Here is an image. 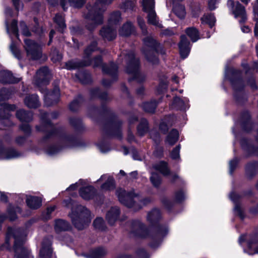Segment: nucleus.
<instances>
[{
  "instance_id": "obj_35",
  "label": "nucleus",
  "mask_w": 258,
  "mask_h": 258,
  "mask_svg": "<svg viewBox=\"0 0 258 258\" xmlns=\"http://www.w3.org/2000/svg\"><path fill=\"white\" fill-rule=\"evenodd\" d=\"M254 19L256 21L254 29V34L256 36H258V0H256V3L253 7Z\"/></svg>"
},
{
  "instance_id": "obj_50",
  "label": "nucleus",
  "mask_w": 258,
  "mask_h": 258,
  "mask_svg": "<svg viewBox=\"0 0 258 258\" xmlns=\"http://www.w3.org/2000/svg\"><path fill=\"white\" fill-rule=\"evenodd\" d=\"M145 55H146L147 58L149 61L152 62L153 63H156L158 62V59L155 55H153L152 54L151 56H149L148 53L145 52Z\"/></svg>"
},
{
  "instance_id": "obj_2",
  "label": "nucleus",
  "mask_w": 258,
  "mask_h": 258,
  "mask_svg": "<svg viewBox=\"0 0 258 258\" xmlns=\"http://www.w3.org/2000/svg\"><path fill=\"white\" fill-rule=\"evenodd\" d=\"M113 0H98L93 7H88V12L85 16L87 20V27L92 30L103 22L102 13L105 10L104 6L110 4Z\"/></svg>"
},
{
  "instance_id": "obj_63",
  "label": "nucleus",
  "mask_w": 258,
  "mask_h": 258,
  "mask_svg": "<svg viewBox=\"0 0 258 258\" xmlns=\"http://www.w3.org/2000/svg\"><path fill=\"white\" fill-rule=\"evenodd\" d=\"M21 129L26 133H29L30 131V126L27 124H23L21 126Z\"/></svg>"
},
{
  "instance_id": "obj_61",
  "label": "nucleus",
  "mask_w": 258,
  "mask_h": 258,
  "mask_svg": "<svg viewBox=\"0 0 258 258\" xmlns=\"http://www.w3.org/2000/svg\"><path fill=\"white\" fill-rule=\"evenodd\" d=\"M16 9L19 10L21 8V4L19 0H12Z\"/></svg>"
},
{
  "instance_id": "obj_19",
  "label": "nucleus",
  "mask_w": 258,
  "mask_h": 258,
  "mask_svg": "<svg viewBox=\"0 0 258 258\" xmlns=\"http://www.w3.org/2000/svg\"><path fill=\"white\" fill-rule=\"evenodd\" d=\"M24 103L29 108H36L39 105L38 96L36 95H32L27 96Z\"/></svg>"
},
{
  "instance_id": "obj_14",
  "label": "nucleus",
  "mask_w": 258,
  "mask_h": 258,
  "mask_svg": "<svg viewBox=\"0 0 258 258\" xmlns=\"http://www.w3.org/2000/svg\"><path fill=\"white\" fill-rule=\"evenodd\" d=\"M60 96L58 88H55L52 92H48L44 96L46 105L49 106L56 103L58 101Z\"/></svg>"
},
{
  "instance_id": "obj_32",
  "label": "nucleus",
  "mask_w": 258,
  "mask_h": 258,
  "mask_svg": "<svg viewBox=\"0 0 258 258\" xmlns=\"http://www.w3.org/2000/svg\"><path fill=\"white\" fill-rule=\"evenodd\" d=\"M107 254V251L103 248H99L91 251L92 258H102Z\"/></svg>"
},
{
  "instance_id": "obj_42",
  "label": "nucleus",
  "mask_w": 258,
  "mask_h": 258,
  "mask_svg": "<svg viewBox=\"0 0 258 258\" xmlns=\"http://www.w3.org/2000/svg\"><path fill=\"white\" fill-rule=\"evenodd\" d=\"M120 20V14L119 12H115L112 14L109 18L110 24H115L118 22Z\"/></svg>"
},
{
  "instance_id": "obj_13",
  "label": "nucleus",
  "mask_w": 258,
  "mask_h": 258,
  "mask_svg": "<svg viewBox=\"0 0 258 258\" xmlns=\"http://www.w3.org/2000/svg\"><path fill=\"white\" fill-rule=\"evenodd\" d=\"M51 240L49 238L44 239L42 248L40 250L39 256L40 258H51L52 250L50 248Z\"/></svg>"
},
{
  "instance_id": "obj_58",
  "label": "nucleus",
  "mask_w": 258,
  "mask_h": 258,
  "mask_svg": "<svg viewBox=\"0 0 258 258\" xmlns=\"http://www.w3.org/2000/svg\"><path fill=\"white\" fill-rule=\"evenodd\" d=\"M230 199L233 201L234 202H236L237 200L239 198V196L238 195H237L236 194L234 193V192H231L230 194Z\"/></svg>"
},
{
  "instance_id": "obj_60",
  "label": "nucleus",
  "mask_w": 258,
  "mask_h": 258,
  "mask_svg": "<svg viewBox=\"0 0 258 258\" xmlns=\"http://www.w3.org/2000/svg\"><path fill=\"white\" fill-rule=\"evenodd\" d=\"M94 67H98L99 66L102 62L101 58L100 57H98L95 58L94 59Z\"/></svg>"
},
{
  "instance_id": "obj_57",
  "label": "nucleus",
  "mask_w": 258,
  "mask_h": 258,
  "mask_svg": "<svg viewBox=\"0 0 258 258\" xmlns=\"http://www.w3.org/2000/svg\"><path fill=\"white\" fill-rule=\"evenodd\" d=\"M82 180H80L78 182H76L75 184H72L69 187H68L67 188V190H74V189H76L80 185V184L82 183Z\"/></svg>"
},
{
  "instance_id": "obj_29",
  "label": "nucleus",
  "mask_w": 258,
  "mask_h": 258,
  "mask_svg": "<svg viewBox=\"0 0 258 258\" xmlns=\"http://www.w3.org/2000/svg\"><path fill=\"white\" fill-rule=\"evenodd\" d=\"M154 168L157 171H159L164 175H167L169 173V170L167 164L165 162H160L154 165Z\"/></svg>"
},
{
  "instance_id": "obj_6",
  "label": "nucleus",
  "mask_w": 258,
  "mask_h": 258,
  "mask_svg": "<svg viewBox=\"0 0 258 258\" xmlns=\"http://www.w3.org/2000/svg\"><path fill=\"white\" fill-rule=\"evenodd\" d=\"M247 241V249L244 251L249 254L258 253V233L252 235L247 237L242 235L239 239V242L240 244L244 241Z\"/></svg>"
},
{
  "instance_id": "obj_39",
  "label": "nucleus",
  "mask_w": 258,
  "mask_h": 258,
  "mask_svg": "<svg viewBox=\"0 0 258 258\" xmlns=\"http://www.w3.org/2000/svg\"><path fill=\"white\" fill-rule=\"evenodd\" d=\"M94 226L99 230H103L104 228V222L102 218H97L94 221Z\"/></svg>"
},
{
  "instance_id": "obj_18",
  "label": "nucleus",
  "mask_w": 258,
  "mask_h": 258,
  "mask_svg": "<svg viewBox=\"0 0 258 258\" xmlns=\"http://www.w3.org/2000/svg\"><path fill=\"white\" fill-rule=\"evenodd\" d=\"M95 190L92 186L82 188L80 190V195L85 200H89L94 196Z\"/></svg>"
},
{
  "instance_id": "obj_16",
  "label": "nucleus",
  "mask_w": 258,
  "mask_h": 258,
  "mask_svg": "<svg viewBox=\"0 0 258 258\" xmlns=\"http://www.w3.org/2000/svg\"><path fill=\"white\" fill-rule=\"evenodd\" d=\"M42 200L40 197L28 196L26 198V203L28 206L33 209H36L41 206Z\"/></svg>"
},
{
  "instance_id": "obj_5",
  "label": "nucleus",
  "mask_w": 258,
  "mask_h": 258,
  "mask_svg": "<svg viewBox=\"0 0 258 258\" xmlns=\"http://www.w3.org/2000/svg\"><path fill=\"white\" fill-rule=\"evenodd\" d=\"M24 42L28 57L34 60L39 59L42 55L41 45L28 39H25Z\"/></svg>"
},
{
  "instance_id": "obj_27",
  "label": "nucleus",
  "mask_w": 258,
  "mask_h": 258,
  "mask_svg": "<svg viewBox=\"0 0 258 258\" xmlns=\"http://www.w3.org/2000/svg\"><path fill=\"white\" fill-rule=\"evenodd\" d=\"M161 218V213L159 210L153 209L147 216V220L151 223L157 222Z\"/></svg>"
},
{
  "instance_id": "obj_52",
  "label": "nucleus",
  "mask_w": 258,
  "mask_h": 258,
  "mask_svg": "<svg viewBox=\"0 0 258 258\" xmlns=\"http://www.w3.org/2000/svg\"><path fill=\"white\" fill-rule=\"evenodd\" d=\"M234 211L236 214L242 216V211L241 209L240 206L238 204H236L234 208Z\"/></svg>"
},
{
  "instance_id": "obj_30",
  "label": "nucleus",
  "mask_w": 258,
  "mask_h": 258,
  "mask_svg": "<svg viewBox=\"0 0 258 258\" xmlns=\"http://www.w3.org/2000/svg\"><path fill=\"white\" fill-rule=\"evenodd\" d=\"M202 23L203 24H207L212 28L216 22L215 17L212 14L205 15L201 18Z\"/></svg>"
},
{
  "instance_id": "obj_55",
  "label": "nucleus",
  "mask_w": 258,
  "mask_h": 258,
  "mask_svg": "<svg viewBox=\"0 0 258 258\" xmlns=\"http://www.w3.org/2000/svg\"><path fill=\"white\" fill-rule=\"evenodd\" d=\"M98 148L102 153H106L110 150L109 148L107 146L104 145H98Z\"/></svg>"
},
{
  "instance_id": "obj_21",
  "label": "nucleus",
  "mask_w": 258,
  "mask_h": 258,
  "mask_svg": "<svg viewBox=\"0 0 258 258\" xmlns=\"http://www.w3.org/2000/svg\"><path fill=\"white\" fill-rule=\"evenodd\" d=\"M70 228V224L64 220H57L55 222L54 229L56 232L66 231Z\"/></svg>"
},
{
  "instance_id": "obj_53",
  "label": "nucleus",
  "mask_w": 258,
  "mask_h": 258,
  "mask_svg": "<svg viewBox=\"0 0 258 258\" xmlns=\"http://www.w3.org/2000/svg\"><path fill=\"white\" fill-rule=\"evenodd\" d=\"M58 151V150L55 147H52L47 150V153L50 155H53L57 153Z\"/></svg>"
},
{
  "instance_id": "obj_43",
  "label": "nucleus",
  "mask_w": 258,
  "mask_h": 258,
  "mask_svg": "<svg viewBox=\"0 0 258 258\" xmlns=\"http://www.w3.org/2000/svg\"><path fill=\"white\" fill-rule=\"evenodd\" d=\"M150 180L152 184L155 186H158L161 183V179L159 176L156 173L152 174Z\"/></svg>"
},
{
  "instance_id": "obj_34",
  "label": "nucleus",
  "mask_w": 258,
  "mask_h": 258,
  "mask_svg": "<svg viewBox=\"0 0 258 258\" xmlns=\"http://www.w3.org/2000/svg\"><path fill=\"white\" fill-rule=\"evenodd\" d=\"M136 6V3L134 1H126L121 6V8L125 12H132Z\"/></svg>"
},
{
  "instance_id": "obj_24",
  "label": "nucleus",
  "mask_w": 258,
  "mask_h": 258,
  "mask_svg": "<svg viewBox=\"0 0 258 258\" xmlns=\"http://www.w3.org/2000/svg\"><path fill=\"white\" fill-rule=\"evenodd\" d=\"M178 138V131L176 130H172L167 136L166 142L170 145H173L177 141Z\"/></svg>"
},
{
  "instance_id": "obj_59",
  "label": "nucleus",
  "mask_w": 258,
  "mask_h": 258,
  "mask_svg": "<svg viewBox=\"0 0 258 258\" xmlns=\"http://www.w3.org/2000/svg\"><path fill=\"white\" fill-rule=\"evenodd\" d=\"M55 206H54L49 207H48V208L47 209L46 213H47V217H46V218H49V215H50V214H51L53 211H54V210H55Z\"/></svg>"
},
{
  "instance_id": "obj_1",
  "label": "nucleus",
  "mask_w": 258,
  "mask_h": 258,
  "mask_svg": "<svg viewBox=\"0 0 258 258\" xmlns=\"http://www.w3.org/2000/svg\"><path fill=\"white\" fill-rule=\"evenodd\" d=\"M65 206H69V204L73 205L71 213L69 216L74 226L79 230L85 228L91 222V216L90 211L85 207L81 205H77L73 203L71 200L64 201Z\"/></svg>"
},
{
  "instance_id": "obj_44",
  "label": "nucleus",
  "mask_w": 258,
  "mask_h": 258,
  "mask_svg": "<svg viewBox=\"0 0 258 258\" xmlns=\"http://www.w3.org/2000/svg\"><path fill=\"white\" fill-rule=\"evenodd\" d=\"M51 59L54 62H56L60 60L62 58V56L58 53L56 49H54L51 53Z\"/></svg>"
},
{
  "instance_id": "obj_38",
  "label": "nucleus",
  "mask_w": 258,
  "mask_h": 258,
  "mask_svg": "<svg viewBox=\"0 0 258 258\" xmlns=\"http://www.w3.org/2000/svg\"><path fill=\"white\" fill-rule=\"evenodd\" d=\"M54 20L61 30L66 28L63 18L61 15L57 14L54 18Z\"/></svg>"
},
{
  "instance_id": "obj_28",
  "label": "nucleus",
  "mask_w": 258,
  "mask_h": 258,
  "mask_svg": "<svg viewBox=\"0 0 258 258\" xmlns=\"http://www.w3.org/2000/svg\"><path fill=\"white\" fill-rule=\"evenodd\" d=\"M6 25L8 33L9 34H12L17 38H18V34L17 22L14 20L12 22L11 25H10L8 20H7L6 21Z\"/></svg>"
},
{
  "instance_id": "obj_31",
  "label": "nucleus",
  "mask_w": 258,
  "mask_h": 258,
  "mask_svg": "<svg viewBox=\"0 0 258 258\" xmlns=\"http://www.w3.org/2000/svg\"><path fill=\"white\" fill-rule=\"evenodd\" d=\"M14 248H15V250L16 251L17 258H26V255L20 254H19V252H23L24 253H26L27 254V253H28V250L26 249L24 247L21 246L20 245H18V242L17 239L15 240Z\"/></svg>"
},
{
  "instance_id": "obj_36",
  "label": "nucleus",
  "mask_w": 258,
  "mask_h": 258,
  "mask_svg": "<svg viewBox=\"0 0 258 258\" xmlns=\"http://www.w3.org/2000/svg\"><path fill=\"white\" fill-rule=\"evenodd\" d=\"M148 123L146 120H144L138 127V133L140 136L144 135L148 131Z\"/></svg>"
},
{
  "instance_id": "obj_12",
  "label": "nucleus",
  "mask_w": 258,
  "mask_h": 258,
  "mask_svg": "<svg viewBox=\"0 0 258 258\" xmlns=\"http://www.w3.org/2000/svg\"><path fill=\"white\" fill-rule=\"evenodd\" d=\"M179 52L183 58H186L189 54L190 47V42L185 36H181V40L178 44Z\"/></svg>"
},
{
  "instance_id": "obj_25",
  "label": "nucleus",
  "mask_w": 258,
  "mask_h": 258,
  "mask_svg": "<svg viewBox=\"0 0 258 258\" xmlns=\"http://www.w3.org/2000/svg\"><path fill=\"white\" fill-rule=\"evenodd\" d=\"M84 2V0H61L60 4L62 8L65 10V6L68 3L74 7L79 8L83 5Z\"/></svg>"
},
{
  "instance_id": "obj_22",
  "label": "nucleus",
  "mask_w": 258,
  "mask_h": 258,
  "mask_svg": "<svg viewBox=\"0 0 258 258\" xmlns=\"http://www.w3.org/2000/svg\"><path fill=\"white\" fill-rule=\"evenodd\" d=\"M17 117L21 121L28 122L32 119V114L31 112H26L24 110H20L17 111Z\"/></svg>"
},
{
  "instance_id": "obj_51",
  "label": "nucleus",
  "mask_w": 258,
  "mask_h": 258,
  "mask_svg": "<svg viewBox=\"0 0 258 258\" xmlns=\"http://www.w3.org/2000/svg\"><path fill=\"white\" fill-rule=\"evenodd\" d=\"M79 106V102L77 100L73 101L70 105V108L72 111H76Z\"/></svg>"
},
{
  "instance_id": "obj_3",
  "label": "nucleus",
  "mask_w": 258,
  "mask_h": 258,
  "mask_svg": "<svg viewBox=\"0 0 258 258\" xmlns=\"http://www.w3.org/2000/svg\"><path fill=\"white\" fill-rule=\"evenodd\" d=\"M131 231L136 236L146 238L150 237L153 241H157L159 244L163 237L167 234L166 228L158 229L157 230L149 231L141 223L139 220H134L130 224Z\"/></svg>"
},
{
  "instance_id": "obj_26",
  "label": "nucleus",
  "mask_w": 258,
  "mask_h": 258,
  "mask_svg": "<svg viewBox=\"0 0 258 258\" xmlns=\"http://www.w3.org/2000/svg\"><path fill=\"white\" fill-rule=\"evenodd\" d=\"M134 31V27L130 22L124 24L119 30V34L126 36L130 35Z\"/></svg>"
},
{
  "instance_id": "obj_7",
  "label": "nucleus",
  "mask_w": 258,
  "mask_h": 258,
  "mask_svg": "<svg viewBox=\"0 0 258 258\" xmlns=\"http://www.w3.org/2000/svg\"><path fill=\"white\" fill-rule=\"evenodd\" d=\"M142 3L144 11L148 13V23L149 24L160 27V25H158L156 15L154 10V1L142 0Z\"/></svg>"
},
{
  "instance_id": "obj_8",
  "label": "nucleus",
  "mask_w": 258,
  "mask_h": 258,
  "mask_svg": "<svg viewBox=\"0 0 258 258\" xmlns=\"http://www.w3.org/2000/svg\"><path fill=\"white\" fill-rule=\"evenodd\" d=\"M116 194L119 201L122 204L128 207L134 206V199L137 197V195L134 191L127 193L124 190L119 189L116 190Z\"/></svg>"
},
{
  "instance_id": "obj_4",
  "label": "nucleus",
  "mask_w": 258,
  "mask_h": 258,
  "mask_svg": "<svg viewBox=\"0 0 258 258\" xmlns=\"http://www.w3.org/2000/svg\"><path fill=\"white\" fill-rule=\"evenodd\" d=\"M130 61L127 67L126 72L128 74H133L134 78L139 82H142L145 79L144 74L139 70V60L135 57L134 54L131 53L128 55Z\"/></svg>"
},
{
  "instance_id": "obj_20",
  "label": "nucleus",
  "mask_w": 258,
  "mask_h": 258,
  "mask_svg": "<svg viewBox=\"0 0 258 258\" xmlns=\"http://www.w3.org/2000/svg\"><path fill=\"white\" fill-rule=\"evenodd\" d=\"M100 34L102 37L107 39L109 40H112L115 37L116 35V33L114 29L110 27L103 28L100 31Z\"/></svg>"
},
{
  "instance_id": "obj_11",
  "label": "nucleus",
  "mask_w": 258,
  "mask_h": 258,
  "mask_svg": "<svg viewBox=\"0 0 258 258\" xmlns=\"http://www.w3.org/2000/svg\"><path fill=\"white\" fill-rule=\"evenodd\" d=\"M96 182L97 183L104 182L101 186V189L103 191L111 190L114 189L115 187L114 181L113 178L107 174L102 175Z\"/></svg>"
},
{
  "instance_id": "obj_15",
  "label": "nucleus",
  "mask_w": 258,
  "mask_h": 258,
  "mask_svg": "<svg viewBox=\"0 0 258 258\" xmlns=\"http://www.w3.org/2000/svg\"><path fill=\"white\" fill-rule=\"evenodd\" d=\"M119 213V210L116 207L111 208L107 212L106 219L110 225H113L117 220Z\"/></svg>"
},
{
  "instance_id": "obj_48",
  "label": "nucleus",
  "mask_w": 258,
  "mask_h": 258,
  "mask_svg": "<svg viewBox=\"0 0 258 258\" xmlns=\"http://www.w3.org/2000/svg\"><path fill=\"white\" fill-rule=\"evenodd\" d=\"M238 161L236 159H234L229 162V172L232 174L235 168H236Z\"/></svg>"
},
{
  "instance_id": "obj_54",
  "label": "nucleus",
  "mask_w": 258,
  "mask_h": 258,
  "mask_svg": "<svg viewBox=\"0 0 258 258\" xmlns=\"http://www.w3.org/2000/svg\"><path fill=\"white\" fill-rule=\"evenodd\" d=\"M138 22L139 25H140L141 28L143 30V32L144 33H145V31L146 30V27H145V22H144L143 19H142L141 18H139L138 19Z\"/></svg>"
},
{
  "instance_id": "obj_10",
  "label": "nucleus",
  "mask_w": 258,
  "mask_h": 258,
  "mask_svg": "<svg viewBox=\"0 0 258 258\" xmlns=\"http://www.w3.org/2000/svg\"><path fill=\"white\" fill-rule=\"evenodd\" d=\"M51 77V75L47 67L41 68L36 73L35 84L39 86L46 84Z\"/></svg>"
},
{
  "instance_id": "obj_49",
  "label": "nucleus",
  "mask_w": 258,
  "mask_h": 258,
  "mask_svg": "<svg viewBox=\"0 0 258 258\" xmlns=\"http://www.w3.org/2000/svg\"><path fill=\"white\" fill-rule=\"evenodd\" d=\"M66 66L67 69L68 70L74 69L78 67V64L73 61L68 62L67 63H66Z\"/></svg>"
},
{
  "instance_id": "obj_40",
  "label": "nucleus",
  "mask_w": 258,
  "mask_h": 258,
  "mask_svg": "<svg viewBox=\"0 0 258 258\" xmlns=\"http://www.w3.org/2000/svg\"><path fill=\"white\" fill-rule=\"evenodd\" d=\"M172 107L177 109H183L184 106V102L180 98L175 97L172 104Z\"/></svg>"
},
{
  "instance_id": "obj_62",
  "label": "nucleus",
  "mask_w": 258,
  "mask_h": 258,
  "mask_svg": "<svg viewBox=\"0 0 258 258\" xmlns=\"http://www.w3.org/2000/svg\"><path fill=\"white\" fill-rule=\"evenodd\" d=\"M209 8L210 10H213L215 9V0H210L208 2Z\"/></svg>"
},
{
  "instance_id": "obj_33",
  "label": "nucleus",
  "mask_w": 258,
  "mask_h": 258,
  "mask_svg": "<svg viewBox=\"0 0 258 258\" xmlns=\"http://www.w3.org/2000/svg\"><path fill=\"white\" fill-rule=\"evenodd\" d=\"M117 70V67L115 64L111 63L109 67L106 65L102 66V71L104 73L113 75L116 73Z\"/></svg>"
},
{
  "instance_id": "obj_56",
  "label": "nucleus",
  "mask_w": 258,
  "mask_h": 258,
  "mask_svg": "<svg viewBox=\"0 0 258 258\" xmlns=\"http://www.w3.org/2000/svg\"><path fill=\"white\" fill-rule=\"evenodd\" d=\"M96 46V43L94 42L85 50V53L88 54L90 52L94 51Z\"/></svg>"
},
{
  "instance_id": "obj_45",
  "label": "nucleus",
  "mask_w": 258,
  "mask_h": 258,
  "mask_svg": "<svg viewBox=\"0 0 258 258\" xmlns=\"http://www.w3.org/2000/svg\"><path fill=\"white\" fill-rule=\"evenodd\" d=\"M180 147L179 145L176 147L171 152V157L173 159H178L179 158V151Z\"/></svg>"
},
{
  "instance_id": "obj_37",
  "label": "nucleus",
  "mask_w": 258,
  "mask_h": 258,
  "mask_svg": "<svg viewBox=\"0 0 258 258\" xmlns=\"http://www.w3.org/2000/svg\"><path fill=\"white\" fill-rule=\"evenodd\" d=\"M156 107V103L155 102H147L144 104V109L148 112H153Z\"/></svg>"
},
{
  "instance_id": "obj_17",
  "label": "nucleus",
  "mask_w": 258,
  "mask_h": 258,
  "mask_svg": "<svg viewBox=\"0 0 258 258\" xmlns=\"http://www.w3.org/2000/svg\"><path fill=\"white\" fill-rule=\"evenodd\" d=\"M15 80L11 73L8 71L0 72V82L2 83H13L18 82Z\"/></svg>"
},
{
  "instance_id": "obj_9",
  "label": "nucleus",
  "mask_w": 258,
  "mask_h": 258,
  "mask_svg": "<svg viewBox=\"0 0 258 258\" xmlns=\"http://www.w3.org/2000/svg\"><path fill=\"white\" fill-rule=\"evenodd\" d=\"M228 5L231 8L235 17L240 19L239 20L240 23L243 22L245 21L246 19V15L245 9L239 2H236L234 3L232 0H229Z\"/></svg>"
},
{
  "instance_id": "obj_23",
  "label": "nucleus",
  "mask_w": 258,
  "mask_h": 258,
  "mask_svg": "<svg viewBox=\"0 0 258 258\" xmlns=\"http://www.w3.org/2000/svg\"><path fill=\"white\" fill-rule=\"evenodd\" d=\"M185 33L193 42L197 41L200 39L199 32L195 27L187 28L185 30Z\"/></svg>"
},
{
  "instance_id": "obj_64",
  "label": "nucleus",
  "mask_w": 258,
  "mask_h": 258,
  "mask_svg": "<svg viewBox=\"0 0 258 258\" xmlns=\"http://www.w3.org/2000/svg\"><path fill=\"white\" fill-rule=\"evenodd\" d=\"M160 128L162 131L165 132L167 130V124L163 122L160 124Z\"/></svg>"
},
{
  "instance_id": "obj_47",
  "label": "nucleus",
  "mask_w": 258,
  "mask_h": 258,
  "mask_svg": "<svg viewBox=\"0 0 258 258\" xmlns=\"http://www.w3.org/2000/svg\"><path fill=\"white\" fill-rule=\"evenodd\" d=\"M145 45L150 47H154L156 44L155 40L151 37H147L144 40Z\"/></svg>"
},
{
  "instance_id": "obj_46",
  "label": "nucleus",
  "mask_w": 258,
  "mask_h": 258,
  "mask_svg": "<svg viewBox=\"0 0 258 258\" xmlns=\"http://www.w3.org/2000/svg\"><path fill=\"white\" fill-rule=\"evenodd\" d=\"M20 30L22 34L25 36H29L30 34L27 27L24 22H21L20 25Z\"/></svg>"
},
{
  "instance_id": "obj_41",
  "label": "nucleus",
  "mask_w": 258,
  "mask_h": 258,
  "mask_svg": "<svg viewBox=\"0 0 258 258\" xmlns=\"http://www.w3.org/2000/svg\"><path fill=\"white\" fill-rule=\"evenodd\" d=\"M185 192L182 190H179L175 194L174 200L176 202H181L185 199Z\"/></svg>"
}]
</instances>
